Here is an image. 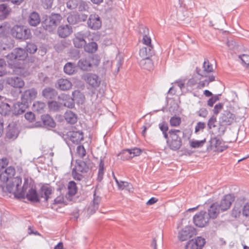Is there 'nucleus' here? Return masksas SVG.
<instances>
[{
	"instance_id": "obj_1",
	"label": "nucleus",
	"mask_w": 249,
	"mask_h": 249,
	"mask_svg": "<svg viewBox=\"0 0 249 249\" xmlns=\"http://www.w3.org/2000/svg\"><path fill=\"white\" fill-rule=\"evenodd\" d=\"M22 179L20 177H17L12 178L6 185L5 191L12 193L15 196L20 198H25V193L26 192L27 185H23L22 190L19 192V186L21 185Z\"/></svg>"
},
{
	"instance_id": "obj_2",
	"label": "nucleus",
	"mask_w": 249,
	"mask_h": 249,
	"mask_svg": "<svg viewBox=\"0 0 249 249\" xmlns=\"http://www.w3.org/2000/svg\"><path fill=\"white\" fill-rule=\"evenodd\" d=\"M28 57L26 50L21 48H16L6 56L8 66H14V64L23 62Z\"/></svg>"
},
{
	"instance_id": "obj_3",
	"label": "nucleus",
	"mask_w": 249,
	"mask_h": 249,
	"mask_svg": "<svg viewBox=\"0 0 249 249\" xmlns=\"http://www.w3.org/2000/svg\"><path fill=\"white\" fill-rule=\"evenodd\" d=\"M12 36L17 39L25 40L30 38L32 35L29 29L20 25H15L11 29Z\"/></svg>"
},
{
	"instance_id": "obj_4",
	"label": "nucleus",
	"mask_w": 249,
	"mask_h": 249,
	"mask_svg": "<svg viewBox=\"0 0 249 249\" xmlns=\"http://www.w3.org/2000/svg\"><path fill=\"white\" fill-rule=\"evenodd\" d=\"M62 17L59 14H52L42 22L43 28L49 32H52L60 23Z\"/></svg>"
},
{
	"instance_id": "obj_5",
	"label": "nucleus",
	"mask_w": 249,
	"mask_h": 249,
	"mask_svg": "<svg viewBox=\"0 0 249 249\" xmlns=\"http://www.w3.org/2000/svg\"><path fill=\"white\" fill-rule=\"evenodd\" d=\"M228 146L225 142L217 137H211L209 141V144L207 147V150L209 152L213 150L217 152H222L227 149Z\"/></svg>"
},
{
	"instance_id": "obj_6",
	"label": "nucleus",
	"mask_w": 249,
	"mask_h": 249,
	"mask_svg": "<svg viewBox=\"0 0 249 249\" xmlns=\"http://www.w3.org/2000/svg\"><path fill=\"white\" fill-rule=\"evenodd\" d=\"M210 218L207 212L201 211L196 213L193 217L194 224L198 227H204L208 225Z\"/></svg>"
},
{
	"instance_id": "obj_7",
	"label": "nucleus",
	"mask_w": 249,
	"mask_h": 249,
	"mask_svg": "<svg viewBox=\"0 0 249 249\" xmlns=\"http://www.w3.org/2000/svg\"><path fill=\"white\" fill-rule=\"evenodd\" d=\"M93 164L92 161L88 157L84 160H76V165L74 168L79 172L87 173L92 168Z\"/></svg>"
},
{
	"instance_id": "obj_8",
	"label": "nucleus",
	"mask_w": 249,
	"mask_h": 249,
	"mask_svg": "<svg viewBox=\"0 0 249 249\" xmlns=\"http://www.w3.org/2000/svg\"><path fill=\"white\" fill-rule=\"evenodd\" d=\"M197 233L196 229L191 226H186L179 231L178 237L180 241H186Z\"/></svg>"
},
{
	"instance_id": "obj_9",
	"label": "nucleus",
	"mask_w": 249,
	"mask_h": 249,
	"mask_svg": "<svg viewBox=\"0 0 249 249\" xmlns=\"http://www.w3.org/2000/svg\"><path fill=\"white\" fill-rule=\"evenodd\" d=\"M206 244L205 239L201 236H197L187 242L185 249H202Z\"/></svg>"
},
{
	"instance_id": "obj_10",
	"label": "nucleus",
	"mask_w": 249,
	"mask_h": 249,
	"mask_svg": "<svg viewBox=\"0 0 249 249\" xmlns=\"http://www.w3.org/2000/svg\"><path fill=\"white\" fill-rule=\"evenodd\" d=\"M87 32L82 31L74 34L72 42L75 47L81 48L85 45L86 44L85 38L87 36Z\"/></svg>"
},
{
	"instance_id": "obj_11",
	"label": "nucleus",
	"mask_w": 249,
	"mask_h": 249,
	"mask_svg": "<svg viewBox=\"0 0 249 249\" xmlns=\"http://www.w3.org/2000/svg\"><path fill=\"white\" fill-rule=\"evenodd\" d=\"M88 27L92 30H98L102 26V21L98 15L91 14L87 21Z\"/></svg>"
},
{
	"instance_id": "obj_12",
	"label": "nucleus",
	"mask_w": 249,
	"mask_h": 249,
	"mask_svg": "<svg viewBox=\"0 0 249 249\" xmlns=\"http://www.w3.org/2000/svg\"><path fill=\"white\" fill-rule=\"evenodd\" d=\"M235 196L233 194L225 195L221 200L219 207L222 212L225 211L229 209L232 203L234 201Z\"/></svg>"
},
{
	"instance_id": "obj_13",
	"label": "nucleus",
	"mask_w": 249,
	"mask_h": 249,
	"mask_svg": "<svg viewBox=\"0 0 249 249\" xmlns=\"http://www.w3.org/2000/svg\"><path fill=\"white\" fill-rule=\"evenodd\" d=\"M101 201V197L96 195V190L93 194V199L87 208V213L89 215H91L95 213L99 208V205Z\"/></svg>"
},
{
	"instance_id": "obj_14",
	"label": "nucleus",
	"mask_w": 249,
	"mask_h": 249,
	"mask_svg": "<svg viewBox=\"0 0 249 249\" xmlns=\"http://www.w3.org/2000/svg\"><path fill=\"white\" fill-rule=\"evenodd\" d=\"M15 169L12 166L6 168L4 171H0V180L3 182H6L13 178L15 174Z\"/></svg>"
},
{
	"instance_id": "obj_15",
	"label": "nucleus",
	"mask_w": 249,
	"mask_h": 249,
	"mask_svg": "<svg viewBox=\"0 0 249 249\" xmlns=\"http://www.w3.org/2000/svg\"><path fill=\"white\" fill-rule=\"evenodd\" d=\"M93 61V56H89L80 59L77 63V66L83 71H88L92 67Z\"/></svg>"
},
{
	"instance_id": "obj_16",
	"label": "nucleus",
	"mask_w": 249,
	"mask_h": 249,
	"mask_svg": "<svg viewBox=\"0 0 249 249\" xmlns=\"http://www.w3.org/2000/svg\"><path fill=\"white\" fill-rule=\"evenodd\" d=\"M8 66L13 69V72L16 75L25 77L29 74V72L21 63H15L14 66Z\"/></svg>"
},
{
	"instance_id": "obj_17",
	"label": "nucleus",
	"mask_w": 249,
	"mask_h": 249,
	"mask_svg": "<svg viewBox=\"0 0 249 249\" xmlns=\"http://www.w3.org/2000/svg\"><path fill=\"white\" fill-rule=\"evenodd\" d=\"M85 80L90 86L93 88L99 87L101 80L99 76L93 73H88L85 76Z\"/></svg>"
},
{
	"instance_id": "obj_18",
	"label": "nucleus",
	"mask_w": 249,
	"mask_h": 249,
	"mask_svg": "<svg viewBox=\"0 0 249 249\" xmlns=\"http://www.w3.org/2000/svg\"><path fill=\"white\" fill-rule=\"evenodd\" d=\"M19 133L17 124L12 122L9 124L6 129V137L9 139H16Z\"/></svg>"
},
{
	"instance_id": "obj_19",
	"label": "nucleus",
	"mask_w": 249,
	"mask_h": 249,
	"mask_svg": "<svg viewBox=\"0 0 249 249\" xmlns=\"http://www.w3.org/2000/svg\"><path fill=\"white\" fill-rule=\"evenodd\" d=\"M37 91L34 88L26 90L21 95V101L27 104L28 101L35 99Z\"/></svg>"
},
{
	"instance_id": "obj_20",
	"label": "nucleus",
	"mask_w": 249,
	"mask_h": 249,
	"mask_svg": "<svg viewBox=\"0 0 249 249\" xmlns=\"http://www.w3.org/2000/svg\"><path fill=\"white\" fill-rule=\"evenodd\" d=\"M6 83L14 88L18 89L22 88L25 85L24 81L21 78L17 76L8 78L6 80Z\"/></svg>"
},
{
	"instance_id": "obj_21",
	"label": "nucleus",
	"mask_w": 249,
	"mask_h": 249,
	"mask_svg": "<svg viewBox=\"0 0 249 249\" xmlns=\"http://www.w3.org/2000/svg\"><path fill=\"white\" fill-rule=\"evenodd\" d=\"M68 136L72 143L78 144L84 139V134L81 131H73L70 132Z\"/></svg>"
},
{
	"instance_id": "obj_22",
	"label": "nucleus",
	"mask_w": 249,
	"mask_h": 249,
	"mask_svg": "<svg viewBox=\"0 0 249 249\" xmlns=\"http://www.w3.org/2000/svg\"><path fill=\"white\" fill-rule=\"evenodd\" d=\"M27 105L22 101L14 104L11 107V112L15 115L22 114L25 111Z\"/></svg>"
},
{
	"instance_id": "obj_23",
	"label": "nucleus",
	"mask_w": 249,
	"mask_h": 249,
	"mask_svg": "<svg viewBox=\"0 0 249 249\" xmlns=\"http://www.w3.org/2000/svg\"><path fill=\"white\" fill-rule=\"evenodd\" d=\"M155 53L153 46H147L142 47L139 52L140 56L142 58H150Z\"/></svg>"
},
{
	"instance_id": "obj_24",
	"label": "nucleus",
	"mask_w": 249,
	"mask_h": 249,
	"mask_svg": "<svg viewBox=\"0 0 249 249\" xmlns=\"http://www.w3.org/2000/svg\"><path fill=\"white\" fill-rule=\"evenodd\" d=\"M234 119V115L229 111H224L220 117L221 122L225 125H230Z\"/></svg>"
},
{
	"instance_id": "obj_25",
	"label": "nucleus",
	"mask_w": 249,
	"mask_h": 249,
	"mask_svg": "<svg viewBox=\"0 0 249 249\" xmlns=\"http://www.w3.org/2000/svg\"><path fill=\"white\" fill-rule=\"evenodd\" d=\"M72 32V28L68 25H61L57 29V34L61 38H65L70 36Z\"/></svg>"
},
{
	"instance_id": "obj_26",
	"label": "nucleus",
	"mask_w": 249,
	"mask_h": 249,
	"mask_svg": "<svg viewBox=\"0 0 249 249\" xmlns=\"http://www.w3.org/2000/svg\"><path fill=\"white\" fill-rule=\"evenodd\" d=\"M25 197L31 202L39 201V196L38 195L36 189L33 187H30L26 194H25Z\"/></svg>"
},
{
	"instance_id": "obj_27",
	"label": "nucleus",
	"mask_w": 249,
	"mask_h": 249,
	"mask_svg": "<svg viewBox=\"0 0 249 249\" xmlns=\"http://www.w3.org/2000/svg\"><path fill=\"white\" fill-rule=\"evenodd\" d=\"M220 210L218 203L216 202L214 203L208 209L207 214L210 219H214L217 217Z\"/></svg>"
},
{
	"instance_id": "obj_28",
	"label": "nucleus",
	"mask_w": 249,
	"mask_h": 249,
	"mask_svg": "<svg viewBox=\"0 0 249 249\" xmlns=\"http://www.w3.org/2000/svg\"><path fill=\"white\" fill-rule=\"evenodd\" d=\"M52 188L50 186L43 185L39 191V196L45 199V201L47 202L50 198V196L52 194Z\"/></svg>"
},
{
	"instance_id": "obj_29",
	"label": "nucleus",
	"mask_w": 249,
	"mask_h": 249,
	"mask_svg": "<svg viewBox=\"0 0 249 249\" xmlns=\"http://www.w3.org/2000/svg\"><path fill=\"white\" fill-rule=\"evenodd\" d=\"M57 88L61 90H67L72 87V83L67 79H60L57 82Z\"/></svg>"
},
{
	"instance_id": "obj_30",
	"label": "nucleus",
	"mask_w": 249,
	"mask_h": 249,
	"mask_svg": "<svg viewBox=\"0 0 249 249\" xmlns=\"http://www.w3.org/2000/svg\"><path fill=\"white\" fill-rule=\"evenodd\" d=\"M43 125L44 127L53 128L55 126V123L53 119L48 114L42 115L41 117Z\"/></svg>"
},
{
	"instance_id": "obj_31",
	"label": "nucleus",
	"mask_w": 249,
	"mask_h": 249,
	"mask_svg": "<svg viewBox=\"0 0 249 249\" xmlns=\"http://www.w3.org/2000/svg\"><path fill=\"white\" fill-rule=\"evenodd\" d=\"M159 126L160 130L162 132L164 137L166 139L168 148L171 149V144L170 143L167 133V131L169 130L168 124L165 122H162L159 124Z\"/></svg>"
},
{
	"instance_id": "obj_32",
	"label": "nucleus",
	"mask_w": 249,
	"mask_h": 249,
	"mask_svg": "<svg viewBox=\"0 0 249 249\" xmlns=\"http://www.w3.org/2000/svg\"><path fill=\"white\" fill-rule=\"evenodd\" d=\"M40 22L39 15L36 12H33L30 14L28 18V23L32 26L36 27Z\"/></svg>"
},
{
	"instance_id": "obj_33",
	"label": "nucleus",
	"mask_w": 249,
	"mask_h": 249,
	"mask_svg": "<svg viewBox=\"0 0 249 249\" xmlns=\"http://www.w3.org/2000/svg\"><path fill=\"white\" fill-rule=\"evenodd\" d=\"M42 96L47 99H55L57 95V91L53 89L48 87L42 90Z\"/></svg>"
},
{
	"instance_id": "obj_34",
	"label": "nucleus",
	"mask_w": 249,
	"mask_h": 249,
	"mask_svg": "<svg viewBox=\"0 0 249 249\" xmlns=\"http://www.w3.org/2000/svg\"><path fill=\"white\" fill-rule=\"evenodd\" d=\"M139 64L142 69L148 71L152 70L153 68V63L150 58H142Z\"/></svg>"
},
{
	"instance_id": "obj_35",
	"label": "nucleus",
	"mask_w": 249,
	"mask_h": 249,
	"mask_svg": "<svg viewBox=\"0 0 249 249\" xmlns=\"http://www.w3.org/2000/svg\"><path fill=\"white\" fill-rule=\"evenodd\" d=\"M237 201L234 205V206L232 210V216L234 217H237L240 216L241 211L243 212V204L244 202H243L242 203L241 202Z\"/></svg>"
},
{
	"instance_id": "obj_36",
	"label": "nucleus",
	"mask_w": 249,
	"mask_h": 249,
	"mask_svg": "<svg viewBox=\"0 0 249 249\" xmlns=\"http://www.w3.org/2000/svg\"><path fill=\"white\" fill-rule=\"evenodd\" d=\"M66 121L71 124H75L77 121L76 115L71 111H67L64 114Z\"/></svg>"
},
{
	"instance_id": "obj_37",
	"label": "nucleus",
	"mask_w": 249,
	"mask_h": 249,
	"mask_svg": "<svg viewBox=\"0 0 249 249\" xmlns=\"http://www.w3.org/2000/svg\"><path fill=\"white\" fill-rule=\"evenodd\" d=\"M72 98L74 101H75L78 104H82L85 100L84 95L78 90H75L72 93Z\"/></svg>"
},
{
	"instance_id": "obj_38",
	"label": "nucleus",
	"mask_w": 249,
	"mask_h": 249,
	"mask_svg": "<svg viewBox=\"0 0 249 249\" xmlns=\"http://www.w3.org/2000/svg\"><path fill=\"white\" fill-rule=\"evenodd\" d=\"M105 173V165L104 159L101 158L99 165L98 175L97 180L99 182H101L104 177Z\"/></svg>"
},
{
	"instance_id": "obj_39",
	"label": "nucleus",
	"mask_w": 249,
	"mask_h": 249,
	"mask_svg": "<svg viewBox=\"0 0 249 249\" xmlns=\"http://www.w3.org/2000/svg\"><path fill=\"white\" fill-rule=\"evenodd\" d=\"M11 112V107L6 103L2 102L0 104V114L2 115H7Z\"/></svg>"
},
{
	"instance_id": "obj_40",
	"label": "nucleus",
	"mask_w": 249,
	"mask_h": 249,
	"mask_svg": "<svg viewBox=\"0 0 249 249\" xmlns=\"http://www.w3.org/2000/svg\"><path fill=\"white\" fill-rule=\"evenodd\" d=\"M76 69V65L71 62L67 63L64 67V71L68 75H71L74 73Z\"/></svg>"
},
{
	"instance_id": "obj_41",
	"label": "nucleus",
	"mask_w": 249,
	"mask_h": 249,
	"mask_svg": "<svg viewBox=\"0 0 249 249\" xmlns=\"http://www.w3.org/2000/svg\"><path fill=\"white\" fill-rule=\"evenodd\" d=\"M68 22L72 25H74L81 21L80 15L76 13H73L69 15L67 18Z\"/></svg>"
},
{
	"instance_id": "obj_42",
	"label": "nucleus",
	"mask_w": 249,
	"mask_h": 249,
	"mask_svg": "<svg viewBox=\"0 0 249 249\" xmlns=\"http://www.w3.org/2000/svg\"><path fill=\"white\" fill-rule=\"evenodd\" d=\"M84 46L85 51L89 53L95 52L98 49L97 44L95 42H91L88 44H86Z\"/></svg>"
},
{
	"instance_id": "obj_43",
	"label": "nucleus",
	"mask_w": 249,
	"mask_h": 249,
	"mask_svg": "<svg viewBox=\"0 0 249 249\" xmlns=\"http://www.w3.org/2000/svg\"><path fill=\"white\" fill-rule=\"evenodd\" d=\"M68 194L70 196H74L77 191V188L75 182L73 181H71L69 182L68 186Z\"/></svg>"
},
{
	"instance_id": "obj_44",
	"label": "nucleus",
	"mask_w": 249,
	"mask_h": 249,
	"mask_svg": "<svg viewBox=\"0 0 249 249\" xmlns=\"http://www.w3.org/2000/svg\"><path fill=\"white\" fill-rule=\"evenodd\" d=\"M142 150L137 147H135L132 149H125V150L124 152V153H128L129 154H131L132 155V158H133L135 156H138L140 155L142 153Z\"/></svg>"
},
{
	"instance_id": "obj_45",
	"label": "nucleus",
	"mask_w": 249,
	"mask_h": 249,
	"mask_svg": "<svg viewBox=\"0 0 249 249\" xmlns=\"http://www.w3.org/2000/svg\"><path fill=\"white\" fill-rule=\"evenodd\" d=\"M203 69L205 74L213 71V65L210 63L207 59H205L204 60L203 64Z\"/></svg>"
},
{
	"instance_id": "obj_46",
	"label": "nucleus",
	"mask_w": 249,
	"mask_h": 249,
	"mask_svg": "<svg viewBox=\"0 0 249 249\" xmlns=\"http://www.w3.org/2000/svg\"><path fill=\"white\" fill-rule=\"evenodd\" d=\"M77 5V8L79 11H87L89 9L88 4L82 0H78Z\"/></svg>"
},
{
	"instance_id": "obj_47",
	"label": "nucleus",
	"mask_w": 249,
	"mask_h": 249,
	"mask_svg": "<svg viewBox=\"0 0 249 249\" xmlns=\"http://www.w3.org/2000/svg\"><path fill=\"white\" fill-rule=\"evenodd\" d=\"M10 10L8 8L7 4L2 3L0 4V13L2 14L3 18H5L9 14Z\"/></svg>"
},
{
	"instance_id": "obj_48",
	"label": "nucleus",
	"mask_w": 249,
	"mask_h": 249,
	"mask_svg": "<svg viewBox=\"0 0 249 249\" xmlns=\"http://www.w3.org/2000/svg\"><path fill=\"white\" fill-rule=\"evenodd\" d=\"M178 87V89L180 90H181L182 89L184 88L185 87V82L184 81L182 80H177L174 83H172V93L173 92L174 90V88H175L176 87ZM176 92V90L175 91V92L173 93L174 94H175Z\"/></svg>"
},
{
	"instance_id": "obj_49",
	"label": "nucleus",
	"mask_w": 249,
	"mask_h": 249,
	"mask_svg": "<svg viewBox=\"0 0 249 249\" xmlns=\"http://www.w3.org/2000/svg\"><path fill=\"white\" fill-rule=\"evenodd\" d=\"M48 106L50 110L53 111H58L60 107L59 104L55 101L48 102Z\"/></svg>"
},
{
	"instance_id": "obj_50",
	"label": "nucleus",
	"mask_w": 249,
	"mask_h": 249,
	"mask_svg": "<svg viewBox=\"0 0 249 249\" xmlns=\"http://www.w3.org/2000/svg\"><path fill=\"white\" fill-rule=\"evenodd\" d=\"M206 142V139H204L201 141H192L190 142V146L191 147L194 148H197L201 147L203 146L204 143Z\"/></svg>"
},
{
	"instance_id": "obj_51",
	"label": "nucleus",
	"mask_w": 249,
	"mask_h": 249,
	"mask_svg": "<svg viewBox=\"0 0 249 249\" xmlns=\"http://www.w3.org/2000/svg\"><path fill=\"white\" fill-rule=\"evenodd\" d=\"M76 154L78 157L82 159H84V158L86 156L87 152L83 145H79L77 147Z\"/></svg>"
},
{
	"instance_id": "obj_52",
	"label": "nucleus",
	"mask_w": 249,
	"mask_h": 249,
	"mask_svg": "<svg viewBox=\"0 0 249 249\" xmlns=\"http://www.w3.org/2000/svg\"><path fill=\"white\" fill-rule=\"evenodd\" d=\"M37 49V46L34 43L31 42L27 43L26 47V52H28L30 53H34L36 52Z\"/></svg>"
},
{
	"instance_id": "obj_53",
	"label": "nucleus",
	"mask_w": 249,
	"mask_h": 249,
	"mask_svg": "<svg viewBox=\"0 0 249 249\" xmlns=\"http://www.w3.org/2000/svg\"><path fill=\"white\" fill-rule=\"evenodd\" d=\"M64 106L69 108H72L74 106V101L72 97H66L64 100Z\"/></svg>"
},
{
	"instance_id": "obj_54",
	"label": "nucleus",
	"mask_w": 249,
	"mask_h": 249,
	"mask_svg": "<svg viewBox=\"0 0 249 249\" xmlns=\"http://www.w3.org/2000/svg\"><path fill=\"white\" fill-rule=\"evenodd\" d=\"M78 0H69L66 3L67 7L70 10L77 8Z\"/></svg>"
},
{
	"instance_id": "obj_55",
	"label": "nucleus",
	"mask_w": 249,
	"mask_h": 249,
	"mask_svg": "<svg viewBox=\"0 0 249 249\" xmlns=\"http://www.w3.org/2000/svg\"><path fill=\"white\" fill-rule=\"evenodd\" d=\"M138 33L143 37L144 36H147L149 34V30L146 26L142 25L139 27Z\"/></svg>"
},
{
	"instance_id": "obj_56",
	"label": "nucleus",
	"mask_w": 249,
	"mask_h": 249,
	"mask_svg": "<svg viewBox=\"0 0 249 249\" xmlns=\"http://www.w3.org/2000/svg\"><path fill=\"white\" fill-rule=\"evenodd\" d=\"M34 109L37 111L40 112L41 110H43L45 107V105L43 102H36L33 105Z\"/></svg>"
},
{
	"instance_id": "obj_57",
	"label": "nucleus",
	"mask_w": 249,
	"mask_h": 249,
	"mask_svg": "<svg viewBox=\"0 0 249 249\" xmlns=\"http://www.w3.org/2000/svg\"><path fill=\"white\" fill-rule=\"evenodd\" d=\"M216 123V118L214 115H213L209 120L207 124L208 127L209 129H212L213 127L216 126L215 123Z\"/></svg>"
},
{
	"instance_id": "obj_58",
	"label": "nucleus",
	"mask_w": 249,
	"mask_h": 249,
	"mask_svg": "<svg viewBox=\"0 0 249 249\" xmlns=\"http://www.w3.org/2000/svg\"><path fill=\"white\" fill-rule=\"evenodd\" d=\"M206 127V124L204 122H199L195 127V132L197 133L200 130H203Z\"/></svg>"
},
{
	"instance_id": "obj_59",
	"label": "nucleus",
	"mask_w": 249,
	"mask_h": 249,
	"mask_svg": "<svg viewBox=\"0 0 249 249\" xmlns=\"http://www.w3.org/2000/svg\"><path fill=\"white\" fill-rule=\"evenodd\" d=\"M72 176L75 179L77 180H81L83 178V176L78 173V171L74 168L72 169Z\"/></svg>"
},
{
	"instance_id": "obj_60",
	"label": "nucleus",
	"mask_w": 249,
	"mask_h": 249,
	"mask_svg": "<svg viewBox=\"0 0 249 249\" xmlns=\"http://www.w3.org/2000/svg\"><path fill=\"white\" fill-rule=\"evenodd\" d=\"M182 145L181 140L172 141V150H177Z\"/></svg>"
},
{
	"instance_id": "obj_61",
	"label": "nucleus",
	"mask_w": 249,
	"mask_h": 249,
	"mask_svg": "<svg viewBox=\"0 0 249 249\" xmlns=\"http://www.w3.org/2000/svg\"><path fill=\"white\" fill-rule=\"evenodd\" d=\"M43 7L46 9L51 8L53 0H41Z\"/></svg>"
},
{
	"instance_id": "obj_62",
	"label": "nucleus",
	"mask_w": 249,
	"mask_h": 249,
	"mask_svg": "<svg viewBox=\"0 0 249 249\" xmlns=\"http://www.w3.org/2000/svg\"><path fill=\"white\" fill-rule=\"evenodd\" d=\"M196 113L199 117L206 118L208 115V111L205 108H201L196 112Z\"/></svg>"
},
{
	"instance_id": "obj_63",
	"label": "nucleus",
	"mask_w": 249,
	"mask_h": 249,
	"mask_svg": "<svg viewBox=\"0 0 249 249\" xmlns=\"http://www.w3.org/2000/svg\"><path fill=\"white\" fill-rule=\"evenodd\" d=\"M223 107V104L222 103H219L215 105L213 109V113L215 115H217L220 111L222 109Z\"/></svg>"
},
{
	"instance_id": "obj_64",
	"label": "nucleus",
	"mask_w": 249,
	"mask_h": 249,
	"mask_svg": "<svg viewBox=\"0 0 249 249\" xmlns=\"http://www.w3.org/2000/svg\"><path fill=\"white\" fill-rule=\"evenodd\" d=\"M25 118L29 122H33L35 120V115L32 112H28L25 114Z\"/></svg>"
}]
</instances>
